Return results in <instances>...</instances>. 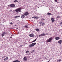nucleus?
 <instances>
[{"instance_id":"nucleus-1","label":"nucleus","mask_w":62,"mask_h":62,"mask_svg":"<svg viewBox=\"0 0 62 62\" xmlns=\"http://www.w3.org/2000/svg\"><path fill=\"white\" fill-rule=\"evenodd\" d=\"M36 44V43H34L31 44L30 45H29V47H30V48H31V47H33L34 45H35Z\"/></svg>"},{"instance_id":"nucleus-2","label":"nucleus","mask_w":62,"mask_h":62,"mask_svg":"<svg viewBox=\"0 0 62 62\" xmlns=\"http://www.w3.org/2000/svg\"><path fill=\"white\" fill-rule=\"evenodd\" d=\"M21 8H18L15 10V11L16 12H21Z\"/></svg>"},{"instance_id":"nucleus-3","label":"nucleus","mask_w":62,"mask_h":62,"mask_svg":"<svg viewBox=\"0 0 62 62\" xmlns=\"http://www.w3.org/2000/svg\"><path fill=\"white\" fill-rule=\"evenodd\" d=\"M53 38L51 37L49 39H48L47 40V42H50L52 41V40L53 39Z\"/></svg>"},{"instance_id":"nucleus-4","label":"nucleus","mask_w":62,"mask_h":62,"mask_svg":"<svg viewBox=\"0 0 62 62\" xmlns=\"http://www.w3.org/2000/svg\"><path fill=\"white\" fill-rule=\"evenodd\" d=\"M40 26H43L45 25V23L43 22H41L40 23Z\"/></svg>"},{"instance_id":"nucleus-5","label":"nucleus","mask_w":62,"mask_h":62,"mask_svg":"<svg viewBox=\"0 0 62 62\" xmlns=\"http://www.w3.org/2000/svg\"><path fill=\"white\" fill-rule=\"evenodd\" d=\"M54 18H51V20L52 21V22L53 23L55 21V20H54Z\"/></svg>"},{"instance_id":"nucleus-6","label":"nucleus","mask_w":62,"mask_h":62,"mask_svg":"<svg viewBox=\"0 0 62 62\" xmlns=\"http://www.w3.org/2000/svg\"><path fill=\"white\" fill-rule=\"evenodd\" d=\"M15 5L14 4H11L10 5V6L11 8H13V7H15Z\"/></svg>"},{"instance_id":"nucleus-7","label":"nucleus","mask_w":62,"mask_h":62,"mask_svg":"<svg viewBox=\"0 0 62 62\" xmlns=\"http://www.w3.org/2000/svg\"><path fill=\"white\" fill-rule=\"evenodd\" d=\"M29 35L30 37H34L35 36V35L33 33L30 34Z\"/></svg>"},{"instance_id":"nucleus-8","label":"nucleus","mask_w":62,"mask_h":62,"mask_svg":"<svg viewBox=\"0 0 62 62\" xmlns=\"http://www.w3.org/2000/svg\"><path fill=\"white\" fill-rule=\"evenodd\" d=\"M29 15V13L28 12H25L24 14V15L25 16H27Z\"/></svg>"},{"instance_id":"nucleus-9","label":"nucleus","mask_w":62,"mask_h":62,"mask_svg":"<svg viewBox=\"0 0 62 62\" xmlns=\"http://www.w3.org/2000/svg\"><path fill=\"white\" fill-rule=\"evenodd\" d=\"M23 59L25 61H27V57H24Z\"/></svg>"},{"instance_id":"nucleus-10","label":"nucleus","mask_w":62,"mask_h":62,"mask_svg":"<svg viewBox=\"0 0 62 62\" xmlns=\"http://www.w3.org/2000/svg\"><path fill=\"white\" fill-rule=\"evenodd\" d=\"M56 40H58L60 39V38L59 37H57L55 38Z\"/></svg>"},{"instance_id":"nucleus-11","label":"nucleus","mask_w":62,"mask_h":62,"mask_svg":"<svg viewBox=\"0 0 62 62\" xmlns=\"http://www.w3.org/2000/svg\"><path fill=\"white\" fill-rule=\"evenodd\" d=\"M8 57H7L5 59H4V61H7V60H8Z\"/></svg>"},{"instance_id":"nucleus-12","label":"nucleus","mask_w":62,"mask_h":62,"mask_svg":"<svg viewBox=\"0 0 62 62\" xmlns=\"http://www.w3.org/2000/svg\"><path fill=\"white\" fill-rule=\"evenodd\" d=\"M24 17H25V16H24V15H22L21 16V18L22 19H23V18H24Z\"/></svg>"},{"instance_id":"nucleus-13","label":"nucleus","mask_w":62,"mask_h":62,"mask_svg":"<svg viewBox=\"0 0 62 62\" xmlns=\"http://www.w3.org/2000/svg\"><path fill=\"white\" fill-rule=\"evenodd\" d=\"M58 42L60 44H61L62 43V40H59L58 41Z\"/></svg>"},{"instance_id":"nucleus-14","label":"nucleus","mask_w":62,"mask_h":62,"mask_svg":"<svg viewBox=\"0 0 62 62\" xmlns=\"http://www.w3.org/2000/svg\"><path fill=\"white\" fill-rule=\"evenodd\" d=\"M5 35V34L4 33H3V34H1V36L3 38H4V36Z\"/></svg>"},{"instance_id":"nucleus-15","label":"nucleus","mask_w":62,"mask_h":62,"mask_svg":"<svg viewBox=\"0 0 62 62\" xmlns=\"http://www.w3.org/2000/svg\"><path fill=\"white\" fill-rule=\"evenodd\" d=\"M42 36L44 37V36H46L45 33H43L42 34Z\"/></svg>"},{"instance_id":"nucleus-16","label":"nucleus","mask_w":62,"mask_h":62,"mask_svg":"<svg viewBox=\"0 0 62 62\" xmlns=\"http://www.w3.org/2000/svg\"><path fill=\"white\" fill-rule=\"evenodd\" d=\"M24 28H28V26L26 25L24 27Z\"/></svg>"},{"instance_id":"nucleus-17","label":"nucleus","mask_w":62,"mask_h":62,"mask_svg":"<svg viewBox=\"0 0 62 62\" xmlns=\"http://www.w3.org/2000/svg\"><path fill=\"white\" fill-rule=\"evenodd\" d=\"M60 61H61V59H59L57 61V62H60Z\"/></svg>"},{"instance_id":"nucleus-18","label":"nucleus","mask_w":62,"mask_h":62,"mask_svg":"<svg viewBox=\"0 0 62 62\" xmlns=\"http://www.w3.org/2000/svg\"><path fill=\"white\" fill-rule=\"evenodd\" d=\"M37 40V39H36L35 40H34L32 42V43L34 42L35 41H36Z\"/></svg>"},{"instance_id":"nucleus-19","label":"nucleus","mask_w":62,"mask_h":62,"mask_svg":"<svg viewBox=\"0 0 62 62\" xmlns=\"http://www.w3.org/2000/svg\"><path fill=\"white\" fill-rule=\"evenodd\" d=\"M25 53L26 54H27L29 53V51H28V50L27 51H26Z\"/></svg>"},{"instance_id":"nucleus-20","label":"nucleus","mask_w":62,"mask_h":62,"mask_svg":"<svg viewBox=\"0 0 62 62\" xmlns=\"http://www.w3.org/2000/svg\"><path fill=\"white\" fill-rule=\"evenodd\" d=\"M47 15H53V14H51V13H48L47 14Z\"/></svg>"},{"instance_id":"nucleus-21","label":"nucleus","mask_w":62,"mask_h":62,"mask_svg":"<svg viewBox=\"0 0 62 62\" xmlns=\"http://www.w3.org/2000/svg\"><path fill=\"white\" fill-rule=\"evenodd\" d=\"M61 17H60V16H57L56 17L57 18H60Z\"/></svg>"},{"instance_id":"nucleus-22","label":"nucleus","mask_w":62,"mask_h":62,"mask_svg":"<svg viewBox=\"0 0 62 62\" xmlns=\"http://www.w3.org/2000/svg\"><path fill=\"white\" fill-rule=\"evenodd\" d=\"M36 31H39V29H36Z\"/></svg>"},{"instance_id":"nucleus-23","label":"nucleus","mask_w":62,"mask_h":62,"mask_svg":"<svg viewBox=\"0 0 62 62\" xmlns=\"http://www.w3.org/2000/svg\"><path fill=\"white\" fill-rule=\"evenodd\" d=\"M34 50H32L31 52V53H34Z\"/></svg>"},{"instance_id":"nucleus-24","label":"nucleus","mask_w":62,"mask_h":62,"mask_svg":"<svg viewBox=\"0 0 62 62\" xmlns=\"http://www.w3.org/2000/svg\"><path fill=\"white\" fill-rule=\"evenodd\" d=\"M32 18H34V19H36V16H34L32 17Z\"/></svg>"},{"instance_id":"nucleus-25","label":"nucleus","mask_w":62,"mask_h":62,"mask_svg":"<svg viewBox=\"0 0 62 62\" xmlns=\"http://www.w3.org/2000/svg\"><path fill=\"white\" fill-rule=\"evenodd\" d=\"M36 19H39V17H38V16H36Z\"/></svg>"},{"instance_id":"nucleus-26","label":"nucleus","mask_w":62,"mask_h":62,"mask_svg":"<svg viewBox=\"0 0 62 62\" xmlns=\"http://www.w3.org/2000/svg\"><path fill=\"white\" fill-rule=\"evenodd\" d=\"M14 2H15V3H16V2H18V1L17 0H15L14 1Z\"/></svg>"},{"instance_id":"nucleus-27","label":"nucleus","mask_w":62,"mask_h":62,"mask_svg":"<svg viewBox=\"0 0 62 62\" xmlns=\"http://www.w3.org/2000/svg\"><path fill=\"white\" fill-rule=\"evenodd\" d=\"M41 36H42V34H41V35H39V37H41Z\"/></svg>"},{"instance_id":"nucleus-28","label":"nucleus","mask_w":62,"mask_h":62,"mask_svg":"<svg viewBox=\"0 0 62 62\" xmlns=\"http://www.w3.org/2000/svg\"><path fill=\"white\" fill-rule=\"evenodd\" d=\"M41 20H42V21H44L45 20V19L42 18L41 19Z\"/></svg>"},{"instance_id":"nucleus-29","label":"nucleus","mask_w":62,"mask_h":62,"mask_svg":"<svg viewBox=\"0 0 62 62\" xmlns=\"http://www.w3.org/2000/svg\"><path fill=\"white\" fill-rule=\"evenodd\" d=\"M4 34H7V32H5L3 33Z\"/></svg>"},{"instance_id":"nucleus-30","label":"nucleus","mask_w":62,"mask_h":62,"mask_svg":"<svg viewBox=\"0 0 62 62\" xmlns=\"http://www.w3.org/2000/svg\"><path fill=\"white\" fill-rule=\"evenodd\" d=\"M46 35H49V33H45Z\"/></svg>"},{"instance_id":"nucleus-31","label":"nucleus","mask_w":62,"mask_h":62,"mask_svg":"<svg viewBox=\"0 0 62 62\" xmlns=\"http://www.w3.org/2000/svg\"><path fill=\"white\" fill-rule=\"evenodd\" d=\"M20 16H17V18H19V17H20Z\"/></svg>"},{"instance_id":"nucleus-32","label":"nucleus","mask_w":62,"mask_h":62,"mask_svg":"<svg viewBox=\"0 0 62 62\" xmlns=\"http://www.w3.org/2000/svg\"><path fill=\"white\" fill-rule=\"evenodd\" d=\"M55 2H57V0H54Z\"/></svg>"},{"instance_id":"nucleus-33","label":"nucleus","mask_w":62,"mask_h":62,"mask_svg":"<svg viewBox=\"0 0 62 62\" xmlns=\"http://www.w3.org/2000/svg\"><path fill=\"white\" fill-rule=\"evenodd\" d=\"M10 24H13V23H10Z\"/></svg>"},{"instance_id":"nucleus-34","label":"nucleus","mask_w":62,"mask_h":62,"mask_svg":"<svg viewBox=\"0 0 62 62\" xmlns=\"http://www.w3.org/2000/svg\"><path fill=\"white\" fill-rule=\"evenodd\" d=\"M14 18H17V16H16L15 17H14Z\"/></svg>"},{"instance_id":"nucleus-35","label":"nucleus","mask_w":62,"mask_h":62,"mask_svg":"<svg viewBox=\"0 0 62 62\" xmlns=\"http://www.w3.org/2000/svg\"><path fill=\"white\" fill-rule=\"evenodd\" d=\"M10 38H12V37H10Z\"/></svg>"},{"instance_id":"nucleus-36","label":"nucleus","mask_w":62,"mask_h":62,"mask_svg":"<svg viewBox=\"0 0 62 62\" xmlns=\"http://www.w3.org/2000/svg\"><path fill=\"white\" fill-rule=\"evenodd\" d=\"M21 46H23V45H22Z\"/></svg>"},{"instance_id":"nucleus-37","label":"nucleus","mask_w":62,"mask_h":62,"mask_svg":"<svg viewBox=\"0 0 62 62\" xmlns=\"http://www.w3.org/2000/svg\"><path fill=\"white\" fill-rule=\"evenodd\" d=\"M15 26H16V25H15Z\"/></svg>"},{"instance_id":"nucleus-38","label":"nucleus","mask_w":62,"mask_h":62,"mask_svg":"<svg viewBox=\"0 0 62 62\" xmlns=\"http://www.w3.org/2000/svg\"><path fill=\"white\" fill-rule=\"evenodd\" d=\"M18 33H19V32H18Z\"/></svg>"}]
</instances>
